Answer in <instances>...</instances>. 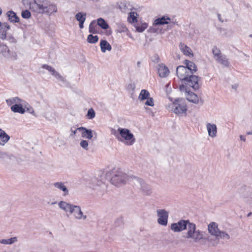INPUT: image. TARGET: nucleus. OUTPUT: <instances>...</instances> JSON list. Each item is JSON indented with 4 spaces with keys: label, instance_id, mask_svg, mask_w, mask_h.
<instances>
[{
    "label": "nucleus",
    "instance_id": "1",
    "mask_svg": "<svg viewBox=\"0 0 252 252\" xmlns=\"http://www.w3.org/2000/svg\"><path fill=\"white\" fill-rule=\"evenodd\" d=\"M23 2L32 11L38 14L51 15L57 12L56 5L48 0H23Z\"/></svg>",
    "mask_w": 252,
    "mask_h": 252
},
{
    "label": "nucleus",
    "instance_id": "2",
    "mask_svg": "<svg viewBox=\"0 0 252 252\" xmlns=\"http://www.w3.org/2000/svg\"><path fill=\"white\" fill-rule=\"evenodd\" d=\"M176 73L178 77L183 82L182 85L186 87H191L194 90L199 89L198 77L191 74L189 69L185 68L184 66H179L176 69Z\"/></svg>",
    "mask_w": 252,
    "mask_h": 252
},
{
    "label": "nucleus",
    "instance_id": "3",
    "mask_svg": "<svg viewBox=\"0 0 252 252\" xmlns=\"http://www.w3.org/2000/svg\"><path fill=\"white\" fill-rule=\"evenodd\" d=\"M184 237L190 240L194 243H198L203 238V232L197 229L196 225L190 221L189 222Z\"/></svg>",
    "mask_w": 252,
    "mask_h": 252
},
{
    "label": "nucleus",
    "instance_id": "4",
    "mask_svg": "<svg viewBox=\"0 0 252 252\" xmlns=\"http://www.w3.org/2000/svg\"><path fill=\"white\" fill-rule=\"evenodd\" d=\"M116 137L119 141L128 146L133 145L136 141L133 134L126 128L119 127L118 135H116Z\"/></svg>",
    "mask_w": 252,
    "mask_h": 252
},
{
    "label": "nucleus",
    "instance_id": "5",
    "mask_svg": "<svg viewBox=\"0 0 252 252\" xmlns=\"http://www.w3.org/2000/svg\"><path fill=\"white\" fill-rule=\"evenodd\" d=\"M133 177L127 175L120 170H115L112 173L111 182L116 186H121L132 181Z\"/></svg>",
    "mask_w": 252,
    "mask_h": 252
},
{
    "label": "nucleus",
    "instance_id": "6",
    "mask_svg": "<svg viewBox=\"0 0 252 252\" xmlns=\"http://www.w3.org/2000/svg\"><path fill=\"white\" fill-rule=\"evenodd\" d=\"M208 230L211 235L215 236L218 240H229L230 238L226 232L219 229L218 224L215 222H211L208 225Z\"/></svg>",
    "mask_w": 252,
    "mask_h": 252
},
{
    "label": "nucleus",
    "instance_id": "7",
    "mask_svg": "<svg viewBox=\"0 0 252 252\" xmlns=\"http://www.w3.org/2000/svg\"><path fill=\"white\" fill-rule=\"evenodd\" d=\"M212 53L213 57L216 61L222 64L224 66L229 65V62L224 55H223L219 48L217 46H214L212 49Z\"/></svg>",
    "mask_w": 252,
    "mask_h": 252
},
{
    "label": "nucleus",
    "instance_id": "8",
    "mask_svg": "<svg viewBox=\"0 0 252 252\" xmlns=\"http://www.w3.org/2000/svg\"><path fill=\"white\" fill-rule=\"evenodd\" d=\"M132 182L135 186L140 189L143 193L149 195L151 193L152 190L151 187L141 179L136 177L132 178Z\"/></svg>",
    "mask_w": 252,
    "mask_h": 252
},
{
    "label": "nucleus",
    "instance_id": "9",
    "mask_svg": "<svg viewBox=\"0 0 252 252\" xmlns=\"http://www.w3.org/2000/svg\"><path fill=\"white\" fill-rule=\"evenodd\" d=\"M190 88L189 87H186L184 85H182L180 86V90L181 92H185L187 99L193 103L197 104L199 102V98L198 96L194 93L188 90Z\"/></svg>",
    "mask_w": 252,
    "mask_h": 252
},
{
    "label": "nucleus",
    "instance_id": "10",
    "mask_svg": "<svg viewBox=\"0 0 252 252\" xmlns=\"http://www.w3.org/2000/svg\"><path fill=\"white\" fill-rule=\"evenodd\" d=\"M189 221V220H180L177 222L171 224L170 229L174 232H179L184 230H186L187 225H188Z\"/></svg>",
    "mask_w": 252,
    "mask_h": 252
},
{
    "label": "nucleus",
    "instance_id": "11",
    "mask_svg": "<svg viewBox=\"0 0 252 252\" xmlns=\"http://www.w3.org/2000/svg\"><path fill=\"white\" fill-rule=\"evenodd\" d=\"M157 214L158 223L164 226H166L168 222L169 213L165 209H158L157 210Z\"/></svg>",
    "mask_w": 252,
    "mask_h": 252
},
{
    "label": "nucleus",
    "instance_id": "12",
    "mask_svg": "<svg viewBox=\"0 0 252 252\" xmlns=\"http://www.w3.org/2000/svg\"><path fill=\"white\" fill-rule=\"evenodd\" d=\"M172 109L173 112L177 114H183L187 110V106L179 99L176 100L173 104Z\"/></svg>",
    "mask_w": 252,
    "mask_h": 252
},
{
    "label": "nucleus",
    "instance_id": "13",
    "mask_svg": "<svg viewBox=\"0 0 252 252\" xmlns=\"http://www.w3.org/2000/svg\"><path fill=\"white\" fill-rule=\"evenodd\" d=\"M71 214H72L74 219L77 220H85L87 219V216L84 215L82 212L80 206L74 205Z\"/></svg>",
    "mask_w": 252,
    "mask_h": 252
},
{
    "label": "nucleus",
    "instance_id": "14",
    "mask_svg": "<svg viewBox=\"0 0 252 252\" xmlns=\"http://www.w3.org/2000/svg\"><path fill=\"white\" fill-rule=\"evenodd\" d=\"M42 67L44 69L48 70L51 73V75L54 76L59 80L63 82H65V79L58 72H57L56 70L52 66L47 64H44L42 66Z\"/></svg>",
    "mask_w": 252,
    "mask_h": 252
},
{
    "label": "nucleus",
    "instance_id": "15",
    "mask_svg": "<svg viewBox=\"0 0 252 252\" xmlns=\"http://www.w3.org/2000/svg\"><path fill=\"white\" fill-rule=\"evenodd\" d=\"M206 128L208 131V135L212 138L215 137L217 134V127L215 124L207 123L206 124Z\"/></svg>",
    "mask_w": 252,
    "mask_h": 252
},
{
    "label": "nucleus",
    "instance_id": "16",
    "mask_svg": "<svg viewBox=\"0 0 252 252\" xmlns=\"http://www.w3.org/2000/svg\"><path fill=\"white\" fill-rule=\"evenodd\" d=\"M74 205L64 201H61L58 203L59 207L65 212L70 213Z\"/></svg>",
    "mask_w": 252,
    "mask_h": 252
},
{
    "label": "nucleus",
    "instance_id": "17",
    "mask_svg": "<svg viewBox=\"0 0 252 252\" xmlns=\"http://www.w3.org/2000/svg\"><path fill=\"white\" fill-rule=\"evenodd\" d=\"M78 131H81V136L83 138L88 139H91L93 137V131L91 129H88L84 127H80L78 128Z\"/></svg>",
    "mask_w": 252,
    "mask_h": 252
},
{
    "label": "nucleus",
    "instance_id": "18",
    "mask_svg": "<svg viewBox=\"0 0 252 252\" xmlns=\"http://www.w3.org/2000/svg\"><path fill=\"white\" fill-rule=\"evenodd\" d=\"M158 75L161 78L166 77L169 74L168 68L163 64L158 65Z\"/></svg>",
    "mask_w": 252,
    "mask_h": 252
},
{
    "label": "nucleus",
    "instance_id": "19",
    "mask_svg": "<svg viewBox=\"0 0 252 252\" xmlns=\"http://www.w3.org/2000/svg\"><path fill=\"white\" fill-rule=\"evenodd\" d=\"M180 50L183 53L184 55L189 57H192L193 53L191 49L187 45L180 43L179 45Z\"/></svg>",
    "mask_w": 252,
    "mask_h": 252
},
{
    "label": "nucleus",
    "instance_id": "20",
    "mask_svg": "<svg viewBox=\"0 0 252 252\" xmlns=\"http://www.w3.org/2000/svg\"><path fill=\"white\" fill-rule=\"evenodd\" d=\"M10 26L6 23L2 24L1 27L0 28V38L4 40L6 38L7 32L10 29Z\"/></svg>",
    "mask_w": 252,
    "mask_h": 252
},
{
    "label": "nucleus",
    "instance_id": "21",
    "mask_svg": "<svg viewBox=\"0 0 252 252\" xmlns=\"http://www.w3.org/2000/svg\"><path fill=\"white\" fill-rule=\"evenodd\" d=\"M10 138V136L3 130L0 128V145H5Z\"/></svg>",
    "mask_w": 252,
    "mask_h": 252
},
{
    "label": "nucleus",
    "instance_id": "22",
    "mask_svg": "<svg viewBox=\"0 0 252 252\" xmlns=\"http://www.w3.org/2000/svg\"><path fill=\"white\" fill-rule=\"evenodd\" d=\"M6 102L8 106H11L13 105H18L19 103H23L25 101L18 97H14L6 99Z\"/></svg>",
    "mask_w": 252,
    "mask_h": 252
},
{
    "label": "nucleus",
    "instance_id": "23",
    "mask_svg": "<svg viewBox=\"0 0 252 252\" xmlns=\"http://www.w3.org/2000/svg\"><path fill=\"white\" fill-rule=\"evenodd\" d=\"M55 188L59 189V190L63 191V195L65 196L68 194V190L66 187L65 186L64 183L62 182H58L54 183L53 184Z\"/></svg>",
    "mask_w": 252,
    "mask_h": 252
},
{
    "label": "nucleus",
    "instance_id": "24",
    "mask_svg": "<svg viewBox=\"0 0 252 252\" xmlns=\"http://www.w3.org/2000/svg\"><path fill=\"white\" fill-rule=\"evenodd\" d=\"M184 63L186 65L185 68L189 69V71H190L191 74L193 75V73L196 71L197 67L194 63L185 60Z\"/></svg>",
    "mask_w": 252,
    "mask_h": 252
},
{
    "label": "nucleus",
    "instance_id": "25",
    "mask_svg": "<svg viewBox=\"0 0 252 252\" xmlns=\"http://www.w3.org/2000/svg\"><path fill=\"white\" fill-rule=\"evenodd\" d=\"M171 19L167 16H162L161 18H158L156 19L154 21V24L155 25H162L164 24H167L170 21Z\"/></svg>",
    "mask_w": 252,
    "mask_h": 252
},
{
    "label": "nucleus",
    "instance_id": "26",
    "mask_svg": "<svg viewBox=\"0 0 252 252\" xmlns=\"http://www.w3.org/2000/svg\"><path fill=\"white\" fill-rule=\"evenodd\" d=\"M23 103H19L18 105H13L11 106V110L14 113H18L23 114L25 112V110L23 108Z\"/></svg>",
    "mask_w": 252,
    "mask_h": 252
},
{
    "label": "nucleus",
    "instance_id": "27",
    "mask_svg": "<svg viewBox=\"0 0 252 252\" xmlns=\"http://www.w3.org/2000/svg\"><path fill=\"white\" fill-rule=\"evenodd\" d=\"M6 15L8 17V20L12 23H18L19 22V18L17 16L16 13L13 11H8L6 13Z\"/></svg>",
    "mask_w": 252,
    "mask_h": 252
},
{
    "label": "nucleus",
    "instance_id": "28",
    "mask_svg": "<svg viewBox=\"0 0 252 252\" xmlns=\"http://www.w3.org/2000/svg\"><path fill=\"white\" fill-rule=\"evenodd\" d=\"M100 46L103 53H105L107 50L110 51L112 49L111 45L105 40L100 41Z\"/></svg>",
    "mask_w": 252,
    "mask_h": 252
},
{
    "label": "nucleus",
    "instance_id": "29",
    "mask_svg": "<svg viewBox=\"0 0 252 252\" xmlns=\"http://www.w3.org/2000/svg\"><path fill=\"white\" fill-rule=\"evenodd\" d=\"M17 241V237H13L7 239H1L0 240V243L4 245H11Z\"/></svg>",
    "mask_w": 252,
    "mask_h": 252
},
{
    "label": "nucleus",
    "instance_id": "30",
    "mask_svg": "<svg viewBox=\"0 0 252 252\" xmlns=\"http://www.w3.org/2000/svg\"><path fill=\"white\" fill-rule=\"evenodd\" d=\"M150 94L149 92L146 90L143 89L141 91V92L138 97V99L140 101H142L146 99L147 98H148Z\"/></svg>",
    "mask_w": 252,
    "mask_h": 252
},
{
    "label": "nucleus",
    "instance_id": "31",
    "mask_svg": "<svg viewBox=\"0 0 252 252\" xmlns=\"http://www.w3.org/2000/svg\"><path fill=\"white\" fill-rule=\"evenodd\" d=\"M89 31L90 33H96L98 32L97 25L95 20L92 21L89 25Z\"/></svg>",
    "mask_w": 252,
    "mask_h": 252
},
{
    "label": "nucleus",
    "instance_id": "32",
    "mask_svg": "<svg viewBox=\"0 0 252 252\" xmlns=\"http://www.w3.org/2000/svg\"><path fill=\"white\" fill-rule=\"evenodd\" d=\"M86 13L78 12L75 15V18L79 22H85L86 18Z\"/></svg>",
    "mask_w": 252,
    "mask_h": 252
},
{
    "label": "nucleus",
    "instance_id": "33",
    "mask_svg": "<svg viewBox=\"0 0 252 252\" xmlns=\"http://www.w3.org/2000/svg\"><path fill=\"white\" fill-rule=\"evenodd\" d=\"M97 24L102 29L104 30L107 29L109 27V26L106 22L101 18H99L97 19Z\"/></svg>",
    "mask_w": 252,
    "mask_h": 252
},
{
    "label": "nucleus",
    "instance_id": "34",
    "mask_svg": "<svg viewBox=\"0 0 252 252\" xmlns=\"http://www.w3.org/2000/svg\"><path fill=\"white\" fill-rule=\"evenodd\" d=\"M137 14L135 12H131L129 13V15L128 17V21L129 23H133L137 22Z\"/></svg>",
    "mask_w": 252,
    "mask_h": 252
},
{
    "label": "nucleus",
    "instance_id": "35",
    "mask_svg": "<svg viewBox=\"0 0 252 252\" xmlns=\"http://www.w3.org/2000/svg\"><path fill=\"white\" fill-rule=\"evenodd\" d=\"M135 27L136 29V31L138 32H142L143 31H144L147 28L148 25L147 23H144L141 24V25L137 24L135 26Z\"/></svg>",
    "mask_w": 252,
    "mask_h": 252
},
{
    "label": "nucleus",
    "instance_id": "36",
    "mask_svg": "<svg viewBox=\"0 0 252 252\" xmlns=\"http://www.w3.org/2000/svg\"><path fill=\"white\" fill-rule=\"evenodd\" d=\"M98 40V37L97 35H93L89 34L87 37V41L90 43H95Z\"/></svg>",
    "mask_w": 252,
    "mask_h": 252
},
{
    "label": "nucleus",
    "instance_id": "37",
    "mask_svg": "<svg viewBox=\"0 0 252 252\" xmlns=\"http://www.w3.org/2000/svg\"><path fill=\"white\" fill-rule=\"evenodd\" d=\"M86 116L88 119H93L95 117V112L93 108H91L88 110Z\"/></svg>",
    "mask_w": 252,
    "mask_h": 252
},
{
    "label": "nucleus",
    "instance_id": "38",
    "mask_svg": "<svg viewBox=\"0 0 252 252\" xmlns=\"http://www.w3.org/2000/svg\"><path fill=\"white\" fill-rule=\"evenodd\" d=\"M80 145L84 150H85L86 151L88 150L89 143H88V141H87L86 140H81L80 143Z\"/></svg>",
    "mask_w": 252,
    "mask_h": 252
},
{
    "label": "nucleus",
    "instance_id": "39",
    "mask_svg": "<svg viewBox=\"0 0 252 252\" xmlns=\"http://www.w3.org/2000/svg\"><path fill=\"white\" fill-rule=\"evenodd\" d=\"M9 52H10V50L7 46L5 45L2 47V50H1V54L3 56L7 57V56L9 54Z\"/></svg>",
    "mask_w": 252,
    "mask_h": 252
},
{
    "label": "nucleus",
    "instance_id": "40",
    "mask_svg": "<svg viewBox=\"0 0 252 252\" xmlns=\"http://www.w3.org/2000/svg\"><path fill=\"white\" fill-rule=\"evenodd\" d=\"M21 15L23 18L29 19L31 16V14L28 10H25L22 12Z\"/></svg>",
    "mask_w": 252,
    "mask_h": 252
},
{
    "label": "nucleus",
    "instance_id": "41",
    "mask_svg": "<svg viewBox=\"0 0 252 252\" xmlns=\"http://www.w3.org/2000/svg\"><path fill=\"white\" fill-rule=\"evenodd\" d=\"M147 100L145 103V104L150 106H153L154 105V99L153 98L148 97L146 99Z\"/></svg>",
    "mask_w": 252,
    "mask_h": 252
},
{
    "label": "nucleus",
    "instance_id": "42",
    "mask_svg": "<svg viewBox=\"0 0 252 252\" xmlns=\"http://www.w3.org/2000/svg\"><path fill=\"white\" fill-rule=\"evenodd\" d=\"M92 182L94 184L96 183V186H101L104 184L103 182L101 181H97L95 179H94ZM92 187L94 189L95 187V185H93Z\"/></svg>",
    "mask_w": 252,
    "mask_h": 252
},
{
    "label": "nucleus",
    "instance_id": "43",
    "mask_svg": "<svg viewBox=\"0 0 252 252\" xmlns=\"http://www.w3.org/2000/svg\"><path fill=\"white\" fill-rule=\"evenodd\" d=\"M135 86L133 83H130L127 85L126 89L128 91H133L135 89Z\"/></svg>",
    "mask_w": 252,
    "mask_h": 252
},
{
    "label": "nucleus",
    "instance_id": "44",
    "mask_svg": "<svg viewBox=\"0 0 252 252\" xmlns=\"http://www.w3.org/2000/svg\"><path fill=\"white\" fill-rule=\"evenodd\" d=\"M6 156H7L6 153L0 151V158H4Z\"/></svg>",
    "mask_w": 252,
    "mask_h": 252
},
{
    "label": "nucleus",
    "instance_id": "45",
    "mask_svg": "<svg viewBox=\"0 0 252 252\" xmlns=\"http://www.w3.org/2000/svg\"><path fill=\"white\" fill-rule=\"evenodd\" d=\"M122 28L121 32H126L127 31V28L124 25L122 26Z\"/></svg>",
    "mask_w": 252,
    "mask_h": 252
},
{
    "label": "nucleus",
    "instance_id": "46",
    "mask_svg": "<svg viewBox=\"0 0 252 252\" xmlns=\"http://www.w3.org/2000/svg\"><path fill=\"white\" fill-rule=\"evenodd\" d=\"M71 131L72 133H73V135H74L76 134V132L77 131H78V128H74V129H73V128H71Z\"/></svg>",
    "mask_w": 252,
    "mask_h": 252
},
{
    "label": "nucleus",
    "instance_id": "47",
    "mask_svg": "<svg viewBox=\"0 0 252 252\" xmlns=\"http://www.w3.org/2000/svg\"><path fill=\"white\" fill-rule=\"evenodd\" d=\"M240 140L244 141V142H245L246 141V137L244 135H240Z\"/></svg>",
    "mask_w": 252,
    "mask_h": 252
},
{
    "label": "nucleus",
    "instance_id": "48",
    "mask_svg": "<svg viewBox=\"0 0 252 252\" xmlns=\"http://www.w3.org/2000/svg\"><path fill=\"white\" fill-rule=\"evenodd\" d=\"M85 22H79V27L80 29H83L84 28V23Z\"/></svg>",
    "mask_w": 252,
    "mask_h": 252
},
{
    "label": "nucleus",
    "instance_id": "49",
    "mask_svg": "<svg viewBox=\"0 0 252 252\" xmlns=\"http://www.w3.org/2000/svg\"><path fill=\"white\" fill-rule=\"evenodd\" d=\"M217 16H218L219 20L222 23L223 22V20L221 19L220 14H218Z\"/></svg>",
    "mask_w": 252,
    "mask_h": 252
},
{
    "label": "nucleus",
    "instance_id": "50",
    "mask_svg": "<svg viewBox=\"0 0 252 252\" xmlns=\"http://www.w3.org/2000/svg\"><path fill=\"white\" fill-rule=\"evenodd\" d=\"M112 134H114L115 136L116 135H118V131H117L115 129H112Z\"/></svg>",
    "mask_w": 252,
    "mask_h": 252
},
{
    "label": "nucleus",
    "instance_id": "51",
    "mask_svg": "<svg viewBox=\"0 0 252 252\" xmlns=\"http://www.w3.org/2000/svg\"><path fill=\"white\" fill-rule=\"evenodd\" d=\"M27 111H29L30 113L33 114L34 113V110L32 108H28Z\"/></svg>",
    "mask_w": 252,
    "mask_h": 252
},
{
    "label": "nucleus",
    "instance_id": "52",
    "mask_svg": "<svg viewBox=\"0 0 252 252\" xmlns=\"http://www.w3.org/2000/svg\"><path fill=\"white\" fill-rule=\"evenodd\" d=\"M247 134L248 135H252V131L247 132Z\"/></svg>",
    "mask_w": 252,
    "mask_h": 252
},
{
    "label": "nucleus",
    "instance_id": "53",
    "mask_svg": "<svg viewBox=\"0 0 252 252\" xmlns=\"http://www.w3.org/2000/svg\"><path fill=\"white\" fill-rule=\"evenodd\" d=\"M252 215V212H250L248 215L247 217H250Z\"/></svg>",
    "mask_w": 252,
    "mask_h": 252
},
{
    "label": "nucleus",
    "instance_id": "54",
    "mask_svg": "<svg viewBox=\"0 0 252 252\" xmlns=\"http://www.w3.org/2000/svg\"><path fill=\"white\" fill-rule=\"evenodd\" d=\"M218 244V242H217V243H213V244H212V245H213V246H216Z\"/></svg>",
    "mask_w": 252,
    "mask_h": 252
},
{
    "label": "nucleus",
    "instance_id": "55",
    "mask_svg": "<svg viewBox=\"0 0 252 252\" xmlns=\"http://www.w3.org/2000/svg\"><path fill=\"white\" fill-rule=\"evenodd\" d=\"M122 6H126V3H125V2L122 3Z\"/></svg>",
    "mask_w": 252,
    "mask_h": 252
},
{
    "label": "nucleus",
    "instance_id": "56",
    "mask_svg": "<svg viewBox=\"0 0 252 252\" xmlns=\"http://www.w3.org/2000/svg\"><path fill=\"white\" fill-rule=\"evenodd\" d=\"M232 88L234 89H237V86H232Z\"/></svg>",
    "mask_w": 252,
    "mask_h": 252
},
{
    "label": "nucleus",
    "instance_id": "57",
    "mask_svg": "<svg viewBox=\"0 0 252 252\" xmlns=\"http://www.w3.org/2000/svg\"><path fill=\"white\" fill-rule=\"evenodd\" d=\"M2 14V10L0 8V15H1Z\"/></svg>",
    "mask_w": 252,
    "mask_h": 252
},
{
    "label": "nucleus",
    "instance_id": "58",
    "mask_svg": "<svg viewBox=\"0 0 252 252\" xmlns=\"http://www.w3.org/2000/svg\"><path fill=\"white\" fill-rule=\"evenodd\" d=\"M57 203V202H54L52 203V205H54Z\"/></svg>",
    "mask_w": 252,
    "mask_h": 252
},
{
    "label": "nucleus",
    "instance_id": "59",
    "mask_svg": "<svg viewBox=\"0 0 252 252\" xmlns=\"http://www.w3.org/2000/svg\"><path fill=\"white\" fill-rule=\"evenodd\" d=\"M250 37H252V35H250L249 36Z\"/></svg>",
    "mask_w": 252,
    "mask_h": 252
}]
</instances>
